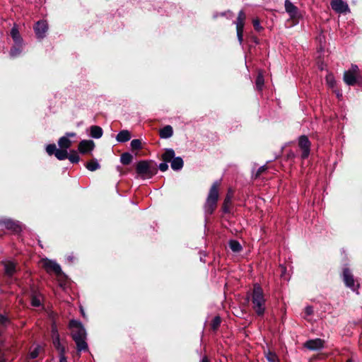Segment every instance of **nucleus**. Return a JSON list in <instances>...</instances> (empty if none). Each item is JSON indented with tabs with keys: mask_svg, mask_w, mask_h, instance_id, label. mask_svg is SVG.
<instances>
[{
	"mask_svg": "<svg viewBox=\"0 0 362 362\" xmlns=\"http://www.w3.org/2000/svg\"><path fill=\"white\" fill-rule=\"evenodd\" d=\"M229 246L231 250L234 252H238L242 249L240 244L236 240H230L229 242Z\"/></svg>",
	"mask_w": 362,
	"mask_h": 362,
	"instance_id": "26",
	"label": "nucleus"
},
{
	"mask_svg": "<svg viewBox=\"0 0 362 362\" xmlns=\"http://www.w3.org/2000/svg\"><path fill=\"white\" fill-rule=\"evenodd\" d=\"M245 16L243 12H240L236 23L237 35L240 41L242 40L243 37V28L244 26V20Z\"/></svg>",
	"mask_w": 362,
	"mask_h": 362,
	"instance_id": "12",
	"label": "nucleus"
},
{
	"mask_svg": "<svg viewBox=\"0 0 362 362\" xmlns=\"http://www.w3.org/2000/svg\"><path fill=\"white\" fill-rule=\"evenodd\" d=\"M264 170V167H261L259 170H258V172H257V174H260L262 172H263Z\"/></svg>",
	"mask_w": 362,
	"mask_h": 362,
	"instance_id": "43",
	"label": "nucleus"
},
{
	"mask_svg": "<svg viewBox=\"0 0 362 362\" xmlns=\"http://www.w3.org/2000/svg\"><path fill=\"white\" fill-rule=\"evenodd\" d=\"M52 338L53 343L54 346L59 350L60 354H63L64 352V348L61 346L59 342V337L57 332L53 328L52 329Z\"/></svg>",
	"mask_w": 362,
	"mask_h": 362,
	"instance_id": "14",
	"label": "nucleus"
},
{
	"mask_svg": "<svg viewBox=\"0 0 362 362\" xmlns=\"http://www.w3.org/2000/svg\"><path fill=\"white\" fill-rule=\"evenodd\" d=\"M221 320L218 317H216L212 322L211 327L214 329H216L220 325Z\"/></svg>",
	"mask_w": 362,
	"mask_h": 362,
	"instance_id": "38",
	"label": "nucleus"
},
{
	"mask_svg": "<svg viewBox=\"0 0 362 362\" xmlns=\"http://www.w3.org/2000/svg\"><path fill=\"white\" fill-rule=\"evenodd\" d=\"M54 155L59 160H64L68 158L67 151L63 148L57 149Z\"/></svg>",
	"mask_w": 362,
	"mask_h": 362,
	"instance_id": "25",
	"label": "nucleus"
},
{
	"mask_svg": "<svg viewBox=\"0 0 362 362\" xmlns=\"http://www.w3.org/2000/svg\"><path fill=\"white\" fill-rule=\"evenodd\" d=\"M326 81H327V83L330 86V87H334V85H335V80L334 78V76L332 75V74H328L326 77Z\"/></svg>",
	"mask_w": 362,
	"mask_h": 362,
	"instance_id": "36",
	"label": "nucleus"
},
{
	"mask_svg": "<svg viewBox=\"0 0 362 362\" xmlns=\"http://www.w3.org/2000/svg\"><path fill=\"white\" fill-rule=\"evenodd\" d=\"M11 35L16 45H21L23 40L16 27L12 28Z\"/></svg>",
	"mask_w": 362,
	"mask_h": 362,
	"instance_id": "18",
	"label": "nucleus"
},
{
	"mask_svg": "<svg viewBox=\"0 0 362 362\" xmlns=\"http://www.w3.org/2000/svg\"><path fill=\"white\" fill-rule=\"evenodd\" d=\"M264 298L262 290L258 285H255L252 295L253 308L258 315H262L264 311Z\"/></svg>",
	"mask_w": 362,
	"mask_h": 362,
	"instance_id": "1",
	"label": "nucleus"
},
{
	"mask_svg": "<svg viewBox=\"0 0 362 362\" xmlns=\"http://www.w3.org/2000/svg\"><path fill=\"white\" fill-rule=\"evenodd\" d=\"M266 357L270 362H275L277 360L276 354L270 351L266 353Z\"/></svg>",
	"mask_w": 362,
	"mask_h": 362,
	"instance_id": "33",
	"label": "nucleus"
},
{
	"mask_svg": "<svg viewBox=\"0 0 362 362\" xmlns=\"http://www.w3.org/2000/svg\"><path fill=\"white\" fill-rule=\"evenodd\" d=\"M76 136L75 133H67L64 136L61 137L58 141V144L60 148L66 150L71 145V141L70 138Z\"/></svg>",
	"mask_w": 362,
	"mask_h": 362,
	"instance_id": "8",
	"label": "nucleus"
},
{
	"mask_svg": "<svg viewBox=\"0 0 362 362\" xmlns=\"http://www.w3.org/2000/svg\"><path fill=\"white\" fill-rule=\"evenodd\" d=\"M358 78V68L355 65L351 66V69L345 71L344 74V81L349 86L354 85L357 82Z\"/></svg>",
	"mask_w": 362,
	"mask_h": 362,
	"instance_id": "4",
	"label": "nucleus"
},
{
	"mask_svg": "<svg viewBox=\"0 0 362 362\" xmlns=\"http://www.w3.org/2000/svg\"><path fill=\"white\" fill-rule=\"evenodd\" d=\"M132 160V156L129 153H123L121 156V162L124 165L130 163Z\"/></svg>",
	"mask_w": 362,
	"mask_h": 362,
	"instance_id": "27",
	"label": "nucleus"
},
{
	"mask_svg": "<svg viewBox=\"0 0 362 362\" xmlns=\"http://www.w3.org/2000/svg\"><path fill=\"white\" fill-rule=\"evenodd\" d=\"M77 344V348L78 351L85 350L87 349V344L85 341V338H78L76 337V339H74Z\"/></svg>",
	"mask_w": 362,
	"mask_h": 362,
	"instance_id": "23",
	"label": "nucleus"
},
{
	"mask_svg": "<svg viewBox=\"0 0 362 362\" xmlns=\"http://www.w3.org/2000/svg\"><path fill=\"white\" fill-rule=\"evenodd\" d=\"M202 362H209L208 359L206 358H204L202 361Z\"/></svg>",
	"mask_w": 362,
	"mask_h": 362,
	"instance_id": "44",
	"label": "nucleus"
},
{
	"mask_svg": "<svg viewBox=\"0 0 362 362\" xmlns=\"http://www.w3.org/2000/svg\"><path fill=\"white\" fill-rule=\"evenodd\" d=\"M175 156V152L173 149H167L163 155V159L165 162H170Z\"/></svg>",
	"mask_w": 362,
	"mask_h": 362,
	"instance_id": "24",
	"label": "nucleus"
},
{
	"mask_svg": "<svg viewBox=\"0 0 362 362\" xmlns=\"http://www.w3.org/2000/svg\"><path fill=\"white\" fill-rule=\"evenodd\" d=\"M286 10L289 13L291 17H296L297 15L296 8L289 1H286Z\"/></svg>",
	"mask_w": 362,
	"mask_h": 362,
	"instance_id": "22",
	"label": "nucleus"
},
{
	"mask_svg": "<svg viewBox=\"0 0 362 362\" xmlns=\"http://www.w3.org/2000/svg\"><path fill=\"white\" fill-rule=\"evenodd\" d=\"M231 202V197L230 196L228 195L226 197V198L225 199V202H224V206H223V209L224 211H227L228 210V205L230 204Z\"/></svg>",
	"mask_w": 362,
	"mask_h": 362,
	"instance_id": "39",
	"label": "nucleus"
},
{
	"mask_svg": "<svg viewBox=\"0 0 362 362\" xmlns=\"http://www.w3.org/2000/svg\"><path fill=\"white\" fill-rule=\"evenodd\" d=\"M298 145L300 149L303 151L302 156L303 158H307L310 153V143L308 141V139L305 136H300L299 138Z\"/></svg>",
	"mask_w": 362,
	"mask_h": 362,
	"instance_id": "7",
	"label": "nucleus"
},
{
	"mask_svg": "<svg viewBox=\"0 0 362 362\" xmlns=\"http://www.w3.org/2000/svg\"><path fill=\"white\" fill-rule=\"evenodd\" d=\"M253 25L256 30H259L262 29V27L260 26L259 22L258 20H254Z\"/></svg>",
	"mask_w": 362,
	"mask_h": 362,
	"instance_id": "40",
	"label": "nucleus"
},
{
	"mask_svg": "<svg viewBox=\"0 0 362 362\" xmlns=\"http://www.w3.org/2000/svg\"><path fill=\"white\" fill-rule=\"evenodd\" d=\"M70 327L71 329V334L74 339H76V337L86 338V331L79 322L71 320L70 322Z\"/></svg>",
	"mask_w": 362,
	"mask_h": 362,
	"instance_id": "5",
	"label": "nucleus"
},
{
	"mask_svg": "<svg viewBox=\"0 0 362 362\" xmlns=\"http://www.w3.org/2000/svg\"><path fill=\"white\" fill-rule=\"evenodd\" d=\"M131 139V135L129 131L123 130L120 132L116 137V139L119 142L127 141Z\"/></svg>",
	"mask_w": 362,
	"mask_h": 362,
	"instance_id": "17",
	"label": "nucleus"
},
{
	"mask_svg": "<svg viewBox=\"0 0 362 362\" xmlns=\"http://www.w3.org/2000/svg\"><path fill=\"white\" fill-rule=\"evenodd\" d=\"M159 134H160V136L162 139L170 138L173 136V127L170 125H167L160 130Z\"/></svg>",
	"mask_w": 362,
	"mask_h": 362,
	"instance_id": "15",
	"label": "nucleus"
},
{
	"mask_svg": "<svg viewBox=\"0 0 362 362\" xmlns=\"http://www.w3.org/2000/svg\"><path fill=\"white\" fill-rule=\"evenodd\" d=\"M90 135L93 138L99 139L103 135V130L98 126H92L90 127Z\"/></svg>",
	"mask_w": 362,
	"mask_h": 362,
	"instance_id": "20",
	"label": "nucleus"
},
{
	"mask_svg": "<svg viewBox=\"0 0 362 362\" xmlns=\"http://www.w3.org/2000/svg\"><path fill=\"white\" fill-rule=\"evenodd\" d=\"M5 272L7 275L11 276L16 272V266L12 262H4Z\"/></svg>",
	"mask_w": 362,
	"mask_h": 362,
	"instance_id": "19",
	"label": "nucleus"
},
{
	"mask_svg": "<svg viewBox=\"0 0 362 362\" xmlns=\"http://www.w3.org/2000/svg\"><path fill=\"white\" fill-rule=\"evenodd\" d=\"M68 158L72 163H77L79 160V156L76 152H73L69 156H68Z\"/></svg>",
	"mask_w": 362,
	"mask_h": 362,
	"instance_id": "37",
	"label": "nucleus"
},
{
	"mask_svg": "<svg viewBox=\"0 0 362 362\" xmlns=\"http://www.w3.org/2000/svg\"><path fill=\"white\" fill-rule=\"evenodd\" d=\"M40 349L41 348L39 346L35 347V349L30 352V358H35L38 356Z\"/></svg>",
	"mask_w": 362,
	"mask_h": 362,
	"instance_id": "35",
	"label": "nucleus"
},
{
	"mask_svg": "<svg viewBox=\"0 0 362 362\" xmlns=\"http://www.w3.org/2000/svg\"><path fill=\"white\" fill-rule=\"evenodd\" d=\"M35 30L37 36L42 38L47 30V24L44 21H40L36 24Z\"/></svg>",
	"mask_w": 362,
	"mask_h": 362,
	"instance_id": "13",
	"label": "nucleus"
},
{
	"mask_svg": "<svg viewBox=\"0 0 362 362\" xmlns=\"http://www.w3.org/2000/svg\"><path fill=\"white\" fill-rule=\"evenodd\" d=\"M331 6L332 8L338 13H345L349 11L348 5L341 0H332Z\"/></svg>",
	"mask_w": 362,
	"mask_h": 362,
	"instance_id": "9",
	"label": "nucleus"
},
{
	"mask_svg": "<svg viewBox=\"0 0 362 362\" xmlns=\"http://www.w3.org/2000/svg\"><path fill=\"white\" fill-rule=\"evenodd\" d=\"M57 150V149L54 144H49L46 147V151L49 155H52L53 153L55 154Z\"/></svg>",
	"mask_w": 362,
	"mask_h": 362,
	"instance_id": "34",
	"label": "nucleus"
},
{
	"mask_svg": "<svg viewBox=\"0 0 362 362\" xmlns=\"http://www.w3.org/2000/svg\"><path fill=\"white\" fill-rule=\"evenodd\" d=\"M60 362H67V361H66V358L64 356H62L60 358Z\"/></svg>",
	"mask_w": 362,
	"mask_h": 362,
	"instance_id": "42",
	"label": "nucleus"
},
{
	"mask_svg": "<svg viewBox=\"0 0 362 362\" xmlns=\"http://www.w3.org/2000/svg\"><path fill=\"white\" fill-rule=\"evenodd\" d=\"M264 78L262 74H259L257 80H256V86L257 88L261 89L264 85Z\"/></svg>",
	"mask_w": 362,
	"mask_h": 362,
	"instance_id": "31",
	"label": "nucleus"
},
{
	"mask_svg": "<svg viewBox=\"0 0 362 362\" xmlns=\"http://www.w3.org/2000/svg\"><path fill=\"white\" fill-rule=\"evenodd\" d=\"M136 172L143 178H150L156 173V168H152L147 161H141L136 165Z\"/></svg>",
	"mask_w": 362,
	"mask_h": 362,
	"instance_id": "3",
	"label": "nucleus"
},
{
	"mask_svg": "<svg viewBox=\"0 0 362 362\" xmlns=\"http://www.w3.org/2000/svg\"><path fill=\"white\" fill-rule=\"evenodd\" d=\"M86 168L90 171H94L99 168V164L95 160H91L87 163Z\"/></svg>",
	"mask_w": 362,
	"mask_h": 362,
	"instance_id": "29",
	"label": "nucleus"
},
{
	"mask_svg": "<svg viewBox=\"0 0 362 362\" xmlns=\"http://www.w3.org/2000/svg\"><path fill=\"white\" fill-rule=\"evenodd\" d=\"M95 146V144L91 140H83L79 143L78 150L82 153H86L91 151Z\"/></svg>",
	"mask_w": 362,
	"mask_h": 362,
	"instance_id": "11",
	"label": "nucleus"
},
{
	"mask_svg": "<svg viewBox=\"0 0 362 362\" xmlns=\"http://www.w3.org/2000/svg\"><path fill=\"white\" fill-rule=\"evenodd\" d=\"M183 166L182 159L180 157L175 158L171 160V168L173 170H180Z\"/></svg>",
	"mask_w": 362,
	"mask_h": 362,
	"instance_id": "21",
	"label": "nucleus"
},
{
	"mask_svg": "<svg viewBox=\"0 0 362 362\" xmlns=\"http://www.w3.org/2000/svg\"><path fill=\"white\" fill-rule=\"evenodd\" d=\"M42 297L40 295H35L33 296L31 303L35 307H38L41 304Z\"/></svg>",
	"mask_w": 362,
	"mask_h": 362,
	"instance_id": "28",
	"label": "nucleus"
},
{
	"mask_svg": "<svg viewBox=\"0 0 362 362\" xmlns=\"http://www.w3.org/2000/svg\"><path fill=\"white\" fill-rule=\"evenodd\" d=\"M42 267H44L48 272H54L57 274L61 272L60 267L53 261L47 259L41 261Z\"/></svg>",
	"mask_w": 362,
	"mask_h": 362,
	"instance_id": "6",
	"label": "nucleus"
},
{
	"mask_svg": "<svg viewBox=\"0 0 362 362\" xmlns=\"http://www.w3.org/2000/svg\"><path fill=\"white\" fill-rule=\"evenodd\" d=\"M21 51H22V49H21V45H16L11 49V54L13 57H16L21 52Z\"/></svg>",
	"mask_w": 362,
	"mask_h": 362,
	"instance_id": "30",
	"label": "nucleus"
},
{
	"mask_svg": "<svg viewBox=\"0 0 362 362\" xmlns=\"http://www.w3.org/2000/svg\"><path fill=\"white\" fill-rule=\"evenodd\" d=\"M305 346L310 350H318L324 346V341L320 339H311L305 343Z\"/></svg>",
	"mask_w": 362,
	"mask_h": 362,
	"instance_id": "10",
	"label": "nucleus"
},
{
	"mask_svg": "<svg viewBox=\"0 0 362 362\" xmlns=\"http://www.w3.org/2000/svg\"><path fill=\"white\" fill-rule=\"evenodd\" d=\"M132 149H140L141 148V141L139 139H134L131 141Z\"/></svg>",
	"mask_w": 362,
	"mask_h": 362,
	"instance_id": "32",
	"label": "nucleus"
},
{
	"mask_svg": "<svg viewBox=\"0 0 362 362\" xmlns=\"http://www.w3.org/2000/svg\"><path fill=\"white\" fill-rule=\"evenodd\" d=\"M343 276L346 285L349 287H353L354 285V280L348 269H345L344 271Z\"/></svg>",
	"mask_w": 362,
	"mask_h": 362,
	"instance_id": "16",
	"label": "nucleus"
},
{
	"mask_svg": "<svg viewBox=\"0 0 362 362\" xmlns=\"http://www.w3.org/2000/svg\"><path fill=\"white\" fill-rule=\"evenodd\" d=\"M159 168L161 171H165L168 168V165L166 163H163L160 164Z\"/></svg>",
	"mask_w": 362,
	"mask_h": 362,
	"instance_id": "41",
	"label": "nucleus"
},
{
	"mask_svg": "<svg viewBox=\"0 0 362 362\" xmlns=\"http://www.w3.org/2000/svg\"><path fill=\"white\" fill-rule=\"evenodd\" d=\"M348 362H349V361H348Z\"/></svg>",
	"mask_w": 362,
	"mask_h": 362,
	"instance_id": "45",
	"label": "nucleus"
},
{
	"mask_svg": "<svg viewBox=\"0 0 362 362\" xmlns=\"http://www.w3.org/2000/svg\"><path fill=\"white\" fill-rule=\"evenodd\" d=\"M218 199V184L215 182L211 187L206 202V210L208 213H212L216 206V202Z\"/></svg>",
	"mask_w": 362,
	"mask_h": 362,
	"instance_id": "2",
	"label": "nucleus"
}]
</instances>
